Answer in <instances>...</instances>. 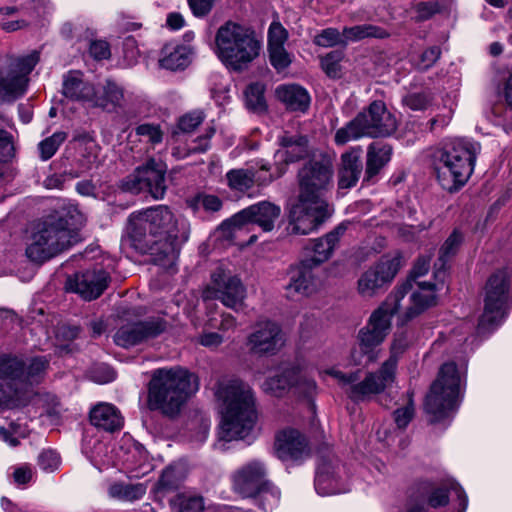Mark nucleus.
<instances>
[{
  "instance_id": "55",
  "label": "nucleus",
  "mask_w": 512,
  "mask_h": 512,
  "mask_svg": "<svg viewBox=\"0 0 512 512\" xmlns=\"http://www.w3.org/2000/svg\"><path fill=\"white\" fill-rule=\"evenodd\" d=\"M60 457L53 450H45L38 456V465L44 471L52 472L59 467Z\"/></svg>"
},
{
  "instance_id": "61",
  "label": "nucleus",
  "mask_w": 512,
  "mask_h": 512,
  "mask_svg": "<svg viewBox=\"0 0 512 512\" xmlns=\"http://www.w3.org/2000/svg\"><path fill=\"white\" fill-rule=\"evenodd\" d=\"M441 51L438 47L434 46L426 49L420 58L419 67L422 70L429 69L440 57Z\"/></svg>"
},
{
  "instance_id": "26",
  "label": "nucleus",
  "mask_w": 512,
  "mask_h": 512,
  "mask_svg": "<svg viewBox=\"0 0 512 512\" xmlns=\"http://www.w3.org/2000/svg\"><path fill=\"white\" fill-rule=\"evenodd\" d=\"M274 449L283 461H298L310 455L307 438L298 430L286 428L277 433Z\"/></svg>"
},
{
  "instance_id": "28",
  "label": "nucleus",
  "mask_w": 512,
  "mask_h": 512,
  "mask_svg": "<svg viewBox=\"0 0 512 512\" xmlns=\"http://www.w3.org/2000/svg\"><path fill=\"white\" fill-rule=\"evenodd\" d=\"M342 467L337 460H324L317 468L315 489L319 495L328 496L349 491L342 477Z\"/></svg>"
},
{
  "instance_id": "60",
  "label": "nucleus",
  "mask_w": 512,
  "mask_h": 512,
  "mask_svg": "<svg viewBox=\"0 0 512 512\" xmlns=\"http://www.w3.org/2000/svg\"><path fill=\"white\" fill-rule=\"evenodd\" d=\"M123 54L129 64H133L137 61L139 56V49L137 41L134 37L128 36L123 41Z\"/></svg>"
},
{
  "instance_id": "1",
  "label": "nucleus",
  "mask_w": 512,
  "mask_h": 512,
  "mask_svg": "<svg viewBox=\"0 0 512 512\" xmlns=\"http://www.w3.org/2000/svg\"><path fill=\"white\" fill-rule=\"evenodd\" d=\"M128 232L133 247L155 261L173 263L188 239V225L166 205H157L129 216Z\"/></svg>"
},
{
  "instance_id": "51",
  "label": "nucleus",
  "mask_w": 512,
  "mask_h": 512,
  "mask_svg": "<svg viewBox=\"0 0 512 512\" xmlns=\"http://www.w3.org/2000/svg\"><path fill=\"white\" fill-rule=\"evenodd\" d=\"M315 43L323 47H332L337 44H345L343 33L335 28H327L315 37Z\"/></svg>"
},
{
  "instance_id": "54",
  "label": "nucleus",
  "mask_w": 512,
  "mask_h": 512,
  "mask_svg": "<svg viewBox=\"0 0 512 512\" xmlns=\"http://www.w3.org/2000/svg\"><path fill=\"white\" fill-rule=\"evenodd\" d=\"M409 340L408 337L404 334H398L395 336L392 345H391V355L386 361H391L394 359V374L396 375V368L399 356L406 350L408 347Z\"/></svg>"
},
{
  "instance_id": "17",
  "label": "nucleus",
  "mask_w": 512,
  "mask_h": 512,
  "mask_svg": "<svg viewBox=\"0 0 512 512\" xmlns=\"http://www.w3.org/2000/svg\"><path fill=\"white\" fill-rule=\"evenodd\" d=\"M403 266L399 252L382 256L378 262L365 270L357 280V292L364 298L375 296L385 285L392 282Z\"/></svg>"
},
{
  "instance_id": "16",
  "label": "nucleus",
  "mask_w": 512,
  "mask_h": 512,
  "mask_svg": "<svg viewBox=\"0 0 512 512\" xmlns=\"http://www.w3.org/2000/svg\"><path fill=\"white\" fill-rule=\"evenodd\" d=\"M509 299V283L505 272L493 274L486 285L484 311L478 323V329L485 331L498 325L502 320Z\"/></svg>"
},
{
  "instance_id": "3",
  "label": "nucleus",
  "mask_w": 512,
  "mask_h": 512,
  "mask_svg": "<svg viewBox=\"0 0 512 512\" xmlns=\"http://www.w3.org/2000/svg\"><path fill=\"white\" fill-rule=\"evenodd\" d=\"M217 396L223 402L220 439L232 441L248 436L257 419L250 386L239 379H229L219 384Z\"/></svg>"
},
{
  "instance_id": "27",
  "label": "nucleus",
  "mask_w": 512,
  "mask_h": 512,
  "mask_svg": "<svg viewBox=\"0 0 512 512\" xmlns=\"http://www.w3.org/2000/svg\"><path fill=\"white\" fill-rule=\"evenodd\" d=\"M265 477V464L258 460H252L234 473L233 489L242 497L255 496L260 487L267 482Z\"/></svg>"
},
{
  "instance_id": "42",
  "label": "nucleus",
  "mask_w": 512,
  "mask_h": 512,
  "mask_svg": "<svg viewBox=\"0 0 512 512\" xmlns=\"http://www.w3.org/2000/svg\"><path fill=\"white\" fill-rule=\"evenodd\" d=\"M463 241V236L457 230H454L446 239L439 250L438 261L435 263L437 267L436 277L444 276V269L447 262L457 253Z\"/></svg>"
},
{
  "instance_id": "62",
  "label": "nucleus",
  "mask_w": 512,
  "mask_h": 512,
  "mask_svg": "<svg viewBox=\"0 0 512 512\" xmlns=\"http://www.w3.org/2000/svg\"><path fill=\"white\" fill-rule=\"evenodd\" d=\"M214 1L215 0H188V4L195 16L202 17L211 11Z\"/></svg>"
},
{
  "instance_id": "24",
  "label": "nucleus",
  "mask_w": 512,
  "mask_h": 512,
  "mask_svg": "<svg viewBox=\"0 0 512 512\" xmlns=\"http://www.w3.org/2000/svg\"><path fill=\"white\" fill-rule=\"evenodd\" d=\"M109 280V274L103 269L87 270L69 277L66 281V289L90 301L104 292Z\"/></svg>"
},
{
  "instance_id": "15",
  "label": "nucleus",
  "mask_w": 512,
  "mask_h": 512,
  "mask_svg": "<svg viewBox=\"0 0 512 512\" xmlns=\"http://www.w3.org/2000/svg\"><path fill=\"white\" fill-rule=\"evenodd\" d=\"M36 50L26 56L11 59L7 69L0 70V101H13L21 97L28 84V75L39 62Z\"/></svg>"
},
{
  "instance_id": "33",
  "label": "nucleus",
  "mask_w": 512,
  "mask_h": 512,
  "mask_svg": "<svg viewBox=\"0 0 512 512\" xmlns=\"http://www.w3.org/2000/svg\"><path fill=\"white\" fill-rule=\"evenodd\" d=\"M90 422L98 429L107 432L118 431L124 419L117 407L110 403H99L90 411Z\"/></svg>"
},
{
  "instance_id": "32",
  "label": "nucleus",
  "mask_w": 512,
  "mask_h": 512,
  "mask_svg": "<svg viewBox=\"0 0 512 512\" xmlns=\"http://www.w3.org/2000/svg\"><path fill=\"white\" fill-rule=\"evenodd\" d=\"M363 171L361 149H353L341 156V167L338 172V187L349 189L356 185Z\"/></svg>"
},
{
  "instance_id": "50",
  "label": "nucleus",
  "mask_w": 512,
  "mask_h": 512,
  "mask_svg": "<svg viewBox=\"0 0 512 512\" xmlns=\"http://www.w3.org/2000/svg\"><path fill=\"white\" fill-rule=\"evenodd\" d=\"M178 512H201L204 508L202 497L180 495L175 500Z\"/></svg>"
},
{
  "instance_id": "56",
  "label": "nucleus",
  "mask_w": 512,
  "mask_h": 512,
  "mask_svg": "<svg viewBox=\"0 0 512 512\" xmlns=\"http://www.w3.org/2000/svg\"><path fill=\"white\" fill-rule=\"evenodd\" d=\"M287 32L279 23H272L268 31V48L284 46Z\"/></svg>"
},
{
  "instance_id": "52",
  "label": "nucleus",
  "mask_w": 512,
  "mask_h": 512,
  "mask_svg": "<svg viewBox=\"0 0 512 512\" xmlns=\"http://www.w3.org/2000/svg\"><path fill=\"white\" fill-rule=\"evenodd\" d=\"M204 118L205 116L202 111H192L180 118L178 127L183 132H192L203 122Z\"/></svg>"
},
{
  "instance_id": "53",
  "label": "nucleus",
  "mask_w": 512,
  "mask_h": 512,
  "mask_svg": "<svg viewBox=\"0 0 512 512\" xmlns=\"http://www.w3.org/2000/svg\"><path fill=\"white\" fill-rule=\"evenodd\" d=\"M342 59V54L337 51L328 53L321 59V67L325 73L330 77H338L340 72L339 62Z\"/></svg>"
},
{
  "instance_id": "35",
  "label": "nucleus",
  "mask_w": 512,
  "mask_h": 512,
  "mask_svg": "<svg viewBox=\"0 0 512 512\" xmlns=\"http://www.w3.org/2000/svg\"><path fill=\"white\" fill-rule=\"evenodd\" d=\"M344 232L345 227L343 225H339L333 231L327 233L323 238L314 240L311 248H306V250H309L310 252V257L305 259V261H310V263L315 266L327 261Z\"/></svg>"
},
{
  "instance_id": "31",
  "label": "nucleus",
  "mask_w": 512,
  "mask_h": 512,
  "mask_svg": "<svg viewBox=\"0 0 512 512\" xmlns=\"http://www.w3.org/2000/svg\"><path fill=\"white\" fill-rule=\"evenodd\" d=\"M78 142L79 156L76 160V168L66 171L70 178H78L82 174L97 168L100 164L99 145L89 136H80L75 139Z\"/></svg>"
},
{
  "instance_id": "9",
  "label": "nucleus",
  "mask_w": 512,
  "mask_h": 512,
  "mask_svg": "<svg viewBox=\"0 0 512 512\" xmlns=\"http://www.w3.org/2000/svg\"><path fill=\"white\" fill-rule=\"evenodd\" d=\"M326 373L338 381L346 395L354 402L370 400L390 387L396 378L394 359L385 361L377 372H368L363 379L360 377L359 370L344 373L333 368L327 370Z\"/></svg>"
},
{
  "instance_id": "58",
  "label": "nucleus",
  "mask_w": 512,
  "mask_h": 512,
  "mask_svg": "<svg viewBox=\"0 0 512 512\" xmlns=\"http://www.w3.org/2000/svg\"><path fill=\"white\" fill-rule=\"evenodd\" d=\"M413 416L414 405L411 398L409 399L407 405L398 408L394 412V420L399 428H405L408 425V423L412 420Z\"/></svg>"
},
{
  "instance_id": "29",
  "label": "nucleus",
  "mask_w": 512,
  "mask_h": 512,
  "mask_svg": "<svg viewBox=\"0 0 512 512\" xmlns=\"http://www.w3.org/2000/svg\"><path fill=\"white\" fill-rule=\"evenodd\" d=\"M313 264L303 260L298 267L291 271L289 283L286 285L288 296H309L320 287V280L312 271Z\"/></svg>"
},
{
  "instance_id": "2",
  "label": "nucleus",
  "mask_w": 512,
  "mask_h": 512,
  "mask_svg": "<svg viewBox=\"0 0 512 512\" xmlns=\"http://www.w3.org/2000/svg\"><path fill=\"white\" fill-rule=\"evenodd\" d=\"M81 218L76 208L47 216L35 226L26 256L33 262L43 263L78 243L80 236L75 226Z\"/></svg>"
},
{
  "instance_id": "34",
  "label": "nucleus",
  "mask_w": 512,
  "mask_h": 512,
  "mask_svg": "<svg viewBox=\"0 0 512 512\" xmlns=\"http://www.w3.org/2000/svg\"><path fill=\"white\" fill-rule=\"evenodd\" d=\"M436 290V284L419 282L418 290L414 291L409 298L410 304L404 313V321L415 318L427 308L434 305L436 303Z\"/></svg>"
},
{
  "instance_id": "23",
  "label": "nucleus",
  "mask_w": 512,
  "mask_h": 512,
  "mask_svg": "<svg viewBox=\"0 0 512 512\" xmlns=\"http://www.w3.org/2000/svg\"><path fill=\"white\" fill-rule=\"evenodd\" d=\"M280 214V206L269 201H260L235 214L230 223L235 227L254 223L261 227L263 231L269 232L274 229L275 222Z\"/></svg>"
},
{
  "instance_id": "19",
  "label": "nucleus",
  "mask_w": 512,
  "mask_h": 512,
  "mask_svg": "<svg viewBox=\"0 0 512 512\" xmlns=\"http://www.w3.org/2000/svg\"><path fill=\"white\" fill-rule=\"evenodd\" d=\"M332 214L328 202H308L298 199L291 209L288 231L290 234L307 235L319 228Z\"/></svg>"
},
{
  "instance_id": "41",
  "label": "nucleus",
  "mask_w": 512,
  "mask_h": 512,
  "mask_svg": "<svg viewBox=\"0 0 512 512\" xmlns=\"http://www.w3.org/2000/svg\"><path fill=\"white\" fill-rule=\"evenodd\" d=\"M147 487L143 483H123L115 482L108 488V495L110 498L124 501L133 502L141 499L146 493Z\"/></svg>"
},
{
  "instance_id": "10",
  "label": "nucleus",
  "mask_w": 512,
  "mask_h": 512,
  "mask_svg": "<svg viewBox=\"0 0 512 512\" xmlns=\"http://www.w3.org/2000/svg\"><path fill=\"white\" fill-rule=\"evenodd\" d=\"M461 383V375L456 365L452 362L443 364L425 400V410L433 416V421L444 419L456 408Z\"/></svg>"
},
{
  "instance_id": "36",
  "label": "nucleus",
  "mask_w": 512,
  "mask_h": 512,
  "mask_svg": "<svg viewBox=\"0 0 512 512\" xmlns=\"http://www.w3.org/2000/svg\"><path fill=\"white\" fill-rule=\"evenodd\" d=\"M392 147L379 142L371 143L367 148L365 181H372L381 169L390 161Z\"/></svg>"
},
{
  "instance_id": "30",
  "label": "nucleus",
  "mask_w": 512,
  "mask_h": 512,
  "mask_svg": "<svg viewBox=\"0 0 512 512\" xmlns=\"http://www.w3.org/2000/svg\"><path fill=\"white\" fill-rule=\"evenodd\" d=\"M91 104L107 112H116L125 104L124 88L113 79H106L94 88Z\"/></svg>"
},
{
  "instance_id": "8",
  "label": "nucleus",
  "mask_w": 512,
  "mask_h": 512,
  "mask_svg": "<svg viewBox=\"0 0 512 512\" xmlns=\"http://www.w3.org/2000/svg\"><path fill=\"white\" fill-rule=\"evenodd\" d=\"M396 129V117L387 110L384 102L376 100L345 126L339 128L334 140L337 145H344L362 137L390 136Z\"/></svg>"
},
{
  "instance_id": "22",
  "label": "nucleus",
  "mask_w": 512,
  "mask_h": 512,
  "mask_svg": "<svg viewBox=\"0 0 512 512\" xmlns=\"http://www.w3.org/2000/svg\"><path fill=\"white\" fill-rule=\"evenodd\" d=\"M255 167L231 169L226 173V180L228 187L237 192H247L257 185L258 187H265L272 183L276 177L274 174L261 175L259 172L270 171V165L264 160L256 162Z\"/></svg>"
},
{
  "instance_id": "49",
  "label": "nucleus",
  "mask_w": 512,
  "mask_h": 512,
  "mask_svg": "<svg viewBox=\"0 0 512 512\" xmlns=\"http://www.w3.org/2000/svg\"><path fill=\"white\" fill-rule=\"evenodd\" d=\"M190 203L194 209L203 208L209 212H217L222 207V201L217 196L208 194H198Z\"/></svg>"
},
{
  "instance_id": "12",
  "label": "nucleus",
  "mask_w": 512,
  "mask_h": 512,
  "mask_svg": "<svg viewBox=\"0 0 512 512\" xmlns=\"http://www.w3.org/2000/svg\"><path fill=\"white\" fill-rule=\"evenodd\" d=\"M333 165L321 156L307 161L297 173L298 199L308 202H328L326 195L333 186Z\"/></svg>"
},
{
  "instance_id": "7",
  "label": "nucleus",
  "mask_w": 512,
  "mask_h": 512,
  "mask_svg": "<svg viewBox=\"0 0 512 512\" xmlns=\"http://www.w3.org/2000/svg\"><path fill=\"white\" fill-rule=\"evenodd\" d=\"M410 288L411 284L409 282L398 287L371 314L367 325L359 331L358 339L360 350L367 358L365 364H369L377 360V347L389 334L392 317L399 312L401 308V301L404 299Z\"/></svg>"
},
{
  "instance_id": "45",
  "label": "nucleus",
  "mask_w": 512,
  "mask_h": 512,
  "mask_svg": "<svg viewBox=\"0 0 512 512\" xmlns=\"http://www.w3.org/2000/svg\"><path fill=\"white\" fill-rule=\"evenodd\" d=\"M383 32L381 29L373 25H357L353 27H345L343 29V37L345 43L347 41H358L366 37H382Z\"/></svg>"
},
{
  "instance_id": "48",
  "label": "nucleus",
  "mask_w": 512,
  "mask_h": 512,
  "mask_svg": "<svg viewBox=\"0 0 512 512\" xmlns=\"http://www.w3.org/2000/svg\"><path fill=\"white\" fill-rule=\"evenodd\" d=\"M268 50L270 63L278 72L285 70L292 63V56L284 46L271 47Z\"/></svg>"
},
{
  "instance_id": "4",
  "label": "nucleus",
  "mask_w": 512,
  "mask_h": 512,
  "mask_svg": "<svg viewBox=\"0 0 512 512\" xmlns=\"http://www.w3.org/2000/svg\"><path fill=\"white\" fill-rule=\"evenodd\" d=\"M197 390V378L188 370L181 367L158 369L149 383L148 406L167 416H175Z\"/></svg>"
},
{
  "instance_id": "18",
  "label": "nucleus",
  "mask_w": 512,
  "mask_h": 512,
  "mask_svg": "<svg viewBox=\"0 0 512 512\" xmlns=\"http://www.w3.org/2000/svg\"><path fill=\"white\" fill-rule=\"evenodd\" d=\"M316 382L300 367L285 368L280 374L266 379L262 384V390L274 397H282L292 390L294 394L304 397H312L316 393Z\"/></svg>"
},
{
  "instance_id": "11",
  "label": "nucleus",
  "mask_w": 512,
  "mask_h": 512,
  "mask_svg": "<svg viewBox=\"0 0 512 512\" xmlns=\"http://www.w3.org/2000/svg\"><path fill=\"white\" fill-rule=\"evenodd\" d=\"M46 366L47 361L42 357L33 358L26 365L16 356L0 355V379L6 381L11 396H15V389L17 388L20 397L17 406L22 405L27 400L26 395L29 387L38 380Z\"/></svg>"
},
{
  "instance_id": "39",
  "label": "nucleus",
  "mask_w": 512,
  "mask_h": 512,
  "mask_svg": "<svg viewBox=\"0 0 512 512\" xmlns=\"http://www.w3.org/2000/svg\"><path fill=\"white\" fill-rule=\"evenodd\" d=\"M94 86L84 82L78 72H69L63 81V95L72 100L86 101L91 103L94 95Z\"/></svg>"
},
{
  "instance_id": "38",
  "label": "nucleus",
  "mask_w": 512,
  "mask_h": 512,
  "mask_svg": "<svg viewBox=\"0 0 512 512\" xmlns=\"http://www.w3.org/2000/svg\"><path fill=\"white\" fill-rule=\"evenodd\" d=\"M449 490L453 491L459 500V508L458 512H465L468 505V499L467 495L462 489V487L454 482L451 481L448 483V485L442 486V487H433L428 496H427V503L432 508H438L445 506L449 502V496L448 492Z\"/></svg>"
},
{
  "instance_id": "37",
  "label": "nucleus",
  "mask_w": 512,
  "mask_h": 512,
  "mask_svg": "<svg viewBox=\"0 0 512 512\" xmlns=\"http://www.w3.org/2000/svg\"><path fill=\"white\" fill-rule=\"evenodd\" d=\"M276 95L291 111L305 112L309 108V93L300 85H280L276 89Z\"/></svg>"
},
{
  "instance_id": "13",
  "label": "nucleus",
  "mask_w": 512,
  "mask_h": 512,
  "mask_svg": "<svg viewBox=\"0 0 512 512\" xmlns=\"http://www.w3.org/2000/svg\"><path fill=\"white\" fill-rule=\"evenodd\" d=\"M204 300H219L234 311L244 307L246 288L241 279L231 271L217 267L211 274L210 283L202 293Z\"/></svg>"
},
{
  "instance_id": "57",
  "label": "nucleus",
  "mask_w": 512,
  "mask_h": 512,
  "mask_svg": "<svg viewBox=\"0 0 512 512\" xmlns=\"http://www.w3.org/2000/svg\"><path fill=\"white\" fill-rule=\"evenodd\" d=\"M136 133L139 136L147 137L148 141L153 144L160 143L163 138V133L158 125L142 124L136 128Z\"/></svg>"
},
{
  "instance_id": "40",
  "label": "nucleus",
  "mask_w": 512,
  "mask_h": 512,
  "mask_svg": "<svg viewBox=\"0 0 512 512\" xmlns=\"http://www.w3.org/2000/svg\"><path fill=\"white\" fill-rule=\"evenodd\" d=\"M190 62V51L186 46L167 44L160 54L159 65L167 70L184 69Z\"/></svg>"
},
{
  "instance_id": "44",
  "label": "nucleus",
  "mask_w": 512,
  "mask_h": 512,
  "mask_svg": "<svg viewBox=\"0 0 512 512\" xmlns=\"http://www.w3.org/2000/svg\"><path fill=\"white\" fill-rule=\"evenodd\" d=\"M265 87L261 83H252L245 90V100L248 109L261 112L266 109L264 97Z\"/></svg>"
},
{
  "instance_id": "59",
  "label": "nucleus",
  "mask_w": 512,
  "mask_h": 512,
  "mask_svg": "<svg viewBox=\"0 0 512 512\" xmlns=\"http://www.w3.org/2000/svg\"><path fill=\"white\" fill-rule=\"evenodd\" d=\"M439 7L435 2H419L415 4L414 11L416 19L423 21L433 16Z\"/></svg>"
},
{
  "instance_id": "21",
  "label": "nucleus",
  "mask_w": 512,
  "mask_h": 512,
  "mask_svg": "<svg viewBox=\"0 0 512 512\" xmlns=\"http://www.w3.org/2000/svg\"><path fill=\"white\" fill-rule=\"evenodd\" d=\"M278 143L281 149L275 153L276 178L286 173L288 164L300 161L310 154L309 140L304 135L284 132L278 137Z\"/></svg>"
},
{
  "instance_id": "14",
  "label": "nucleus",
  "mask_w": 512,
  "mask_h": 512,
  "mask_svg": "<svg viewBox=\"0 0 512 512\" xmlns=\"http://www.w3.org/2000/svg\"><path fill=\"white\" fill-rule=\"evenodd\" d=\"M166 171L161 160L151 158L123 180L122 188L131 193L148 192L154 199H162L167 189Z\"/></svg>"
},
{
  "instance_id": "5",
  "label": "nucleus",
  "mask_w": 512,
  "mask_h": 512,
  "mask_svg": "<svg viewBox=\"0 0 512 512\" xmlns=\"http://www.w3.org/2000/svg\"><path fill=\"white\" fill-rule=\"evenodd\" d=\"M480 152L479 143L465 139L446 141L434 154L437 179L444 190L458 191L470 178Z\"/></svg>"
},
{
  "instance_id": "46",
  "label": "nucleus",
  "mask_w": 512,
  "mask_h": 512,
  "mask_svg": "<svg viewBox=\"0 0 512 512\" xmlns=\"http://www.w3.org/2000/svg\"><path fill=\"white\" fill-rule=\"evenodd\" d=\"M67 134L63 131H57L50 137L39 143L40 157L46 161L50 159L58 150L59 146L65 141Z\"/></svg>"
},
{
  "instance_id": "20",
  "label": "nucleus",
  "mask_w": 512,
  "mask_h": 512,
  "mask_svg": "<svg viewBox=\"0 0 512 512\" xmlns=\"http://www.w3.org/2000/svg\"><path fill=\"white\" fill-rule=\"evenodd\" d=\"M167 328V322L162 317H152L122 325L114 335L118 346L129 348L162 334Z\"/></svg>"
},
{
  "instance_id": "25",
  "label": "nucleus",
  "mask_w": 512,
  "mask_h": 512,
  "mask_svg": "<svg viewBox=\"0 0 512 512\" xmlns=\"http://www.w3.org/2000/svg\"><path fill=\"white\" fill-rule=\"evenodd\" d=\"M283 344L282 330L272 321H261L248 336L247 346L255 354H274Z\"/></svg>"
},
{
  "instance_id": "63",
  "label": "nucleus",
  "mask_w": 512,
  "mask_h": 512,
  "mask_svg": "<svg viewBox=\"0 0 512 512\" xmlns=\"http://www.w3.org/2000/svg\"><path fill=\"white\" fill-rule=\"evenodd\" d=\"M223 341V336L216 332H204L197 338V342L207 348H216Z\"/></svg>"
},
{
  "instance_id": "47",
  "label": "nucleus",
  "mask_w": 512,
  "mask_h": 512,
  "mask_svg": "<svg viewBox=\"0 0 512 512\" xmlns=\"http://www.w3.org/2000/svg\"><path fill=\"white\" fill-rule=\"evenodd\" d=\"M432 101L433 94L430 91L411 92L402 99L403 104L414 111L425 110Z\"/></svg>"
},
{
  "instance_id": "6",
  "label": "nucleus",
  "mask_w": 512,
  "mask_h": 512,
  "mask_svg": "<svg viewBox=\"0 0 512 512\" xmlns=\"http://www.w3.org/2000/svg\"><path fill=\"white\" fill-rule=\"evenodd\" d=\"M215 43L219 59L233 71L246 69L259 56L261 50V42L254 31L231 21L220 26Z\"/></svg>"
},
{
  "instance_id": "43",
  "label": "nucleus",
  "mask_w": 512,
  "mask_h": 512,
  "mask_svg": "<svg viewBox=\"0 0 512 512\" xmlns=\"http://www.w3.org/2000/svg\"><path fill=\"white\" fill-rule=\"evenodd\" d=\"M258 505L265 512L272 511L276 508L280 501V491L271 482L267 481L262 485L254 496Z\"/></svg>"
},
{
  "instance_id": "64",
  "label": "nucleus",
  "mask_w": 512,
  "mask_h": 512,
  "mask_svg": "<svg viewBox=\"0 0 512 512\" xmlns=\"http://www.w3.org/2000/svg\"><path fill=\"white\" fill-rule=\"evenodd\" d=\"M90 54L97 60L107 59L110 56V48L106 41L97 40L90 45Z\"/></svg>"
}]
</instances>
